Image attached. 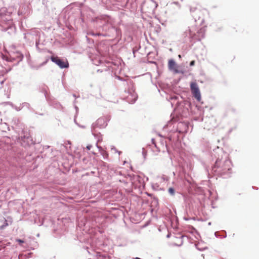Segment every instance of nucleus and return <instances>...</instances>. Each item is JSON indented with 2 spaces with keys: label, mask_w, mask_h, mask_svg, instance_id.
I'll use <instances>...</instances> for the list:
<instances>
[{
  "label": "nucleus",
  "mask_w": 259,
  "mask_h": 259,
  "mask_svg": "<svg viewBox=\"0 0 259 259\" xmlns=\"http://www.w3.org/2000/svg\"><path fill=\"white\" fill-rule=\"evenodd\" d=\"M231 169V162L228 159H217L213 170L218 175H223Z\"/></svg>",
  "instance_id": "f257e3e1"
},
{
  "label": "nucleus",
  "mask_w": 259,
  "mask_h": 259,
  "mask_svg": "<svg viewBox=\"0 0 259 259\" xmlns=\"http://www.w3.org/2000/svg\"><path fill=\"white\" fill-rule=\"evenodd\" d=\"M204 28H198L196 24L192 25L189 29V33L191 37H202L204 33Z\"/></svg>",
  "instance_id": "f03ea898"
},
{
  "label": "nucleus",
  "mask_w": 259,
  "mask_h": 259,
  "mask_svg": "<svg viewBox=\"0 0 259 259\" xmlns=\"http://www.w3.org/2000/svg\"><path fill=\"white\" fill-rule=\"evenodd\" d=\"M190 89L193 97L198 101L201 100L200 92L197 83L196 82H191Z\"/></svg>",
  "instance_id": "7ed1b4c3"
},
{
  "label": "nucleus",
  "mask_w": 259,
  "mask_h": 259,
  "mask_svg": "<svg viewBox=\"0 0 259 259\" xmlns=\"http://www.w3.org/2000/svg\"><path fill=\"white\" fill-rule=\"evenodd\" d=\"M184 236L178 234L176 236H174L170 240L169 244L170 245L173 246H180L183 244Z\"/></svg>",
  "instance_id": "20e7f679"
},
{
  "label": "nucleus",
  "mask_w": 259,
  "mask_h": 259,
  "mask_svg": "<svg viewBox=\"0 0 259 259\" xmlns=\"http://www.w3.org/2000/svg\"><path fill=\"white\" fill-rule=\"evenodd\" d=\"M23 136L21 137V144L24 146H29L33 144L32 139L29 133L24 132Z\"/></svg>",
  "instance_id": "39448f33"
},
{
  "label": "nucleus",
  "mask_w": 259,
  "mask_h": 259,
  "mask_svg": "<svg viewBox=\"0 0 259 259\" xmlns=\"http://www.w3.org/2000/svg\"><path fill=\"white\" fill-rule=\"evenodd\" d=\"M51 59L53 62L55 63L61 68H68L69 66V64L67 61L65 62L58 57H52Z\"/></svg>",
  "instance_id": "423d86ee"
},
{
  "label": "nucleus",
  "mask_w": 259,
  "mask_h": 259,
  "mask_svg": "<svg viewBox=\"0 0 259 259\" xmlns=\"http://www.w3.org/2000/svg\"><path fill=\"white\" fill-rule=\"evenodd\" d=\"M107 125L106 119L104 117L98 118L93 124V127L95 128H104Z\"/></svg>",
  "instance_id": "0eeeda50"
},
{
  "label": "nucleus",
  "mask_w": 259,
  "mask_h": 259,
  "mask_svg": "<svg viewBox=\"0 0 259 259\" xmlns=\"http://www.w3.org/2000/svg\"><path fill=\"white\" fill-rule=\"evenodd\" d=\"M168 66L170 70H172L175 71L176 72H178L177 65L173 60H169L168 61Z\"/></svg>",
  "instance_id": "6e6552de"
},
{
  "label": "nucleus",
  "mask_w": 259,
  "mask_h": 259,
  "mask_svg": "<svg viewBox=\"0 0 259 259\" xmlns=\"http://www.w3.org/2000/svg\"><path fill=\"white\" fill-rule=\"evenodd\" d=\"M183 0H169L168 3L172 4H174L176 5H179V3L180 2H182Z\"/></svg>",
  "instance_id": "1a4fd4ad"
},
{
  "label": "nucleus",
  "mask_w": 259,
  "mask_h": 259,
  "mask_svg": "<svg viewBox=\"0 0 259 259\" xmlns=\"http://www.w3.org/2000/svg\"><path fill=\"white\" fill-rule=\"evenodd\" d=\"M168 191L169 193V194H170L172 195H174L175 194V190L172 188H169L168 190Z\"/></svg>",
  "instance_id": "9d476101"
},
{
  "label": "nucleus",
  "mask_w": 259,
  "mask_h": 259,
  "mask_svg": "<svg viewBox=\"0 0 259 259\" xmlns=\"http://www.w3.org/2000/svg\"><path fill=\"white\" fill-rule=\"evenodd\" d=\"M195 64V61L194 60H193L192 61H191L190 63V66H194Z\"/></svg>",
  "instance_id": "9b49d317"
},
{
  "label": "nucleus",
  "mask_w": 259,
  "mask_h": 259,
  "mask_svg": "<svg viewBox=\"0 0 259 259\" xmlns=\"http://www.w3.org/2000/svg\"><path fill=\"white\" fill-rule=\"evenodd\" d=\"M17 241L19 243H22L24 242V241L21 239H17Z\"/></svg>",
  "instance_id": "f8f14e48"
},
{
  "label": "nucleus",
  "mask_w": 259,
  "mask_h": 259,
  "mask_svg": "<svg viewBox=\"0 0 259 259\" xmlns=\"http://www.w3.org/2000/svg\"><path fill=\"white\" fill-rule=\"evenodd\" d=\"M228 111L229 112H231V111L234 112V109H233V108H230V109H229V111Z\"/></svg>",
  "instance_id": "ddd939ff"
},
{
  "label": "nucleus",
  "mask_w": 259,
  "mask_h": 259,
  "mask_svg": "<svg viewBox=\"0 0 259 259\" xmlns=\"http://www.w3.org/2000/svg\"><path fill=\"white\" fill-rule=\"evenodd\" d=\"M91 147H92V146H91V145H90V146H88L87 147V149H88L90 150V149H91Z\"/></svg>",
  "instance_id": "4468645a"
}]
</instances>
